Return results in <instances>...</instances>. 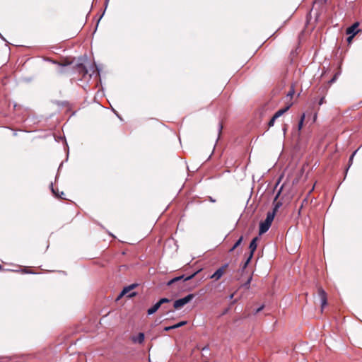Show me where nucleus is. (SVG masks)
Instances as JSON below:
<instances>
[{"label": "nucleus", "mask_w": 362, "mask_h": 362, "mask_svg": "<svg viewBox=\"0 0 362 362\" xmlns=\"http://www.w3.org/2000/svg\"><path fill=\"white\" fill-rule=\"evenodd\" d=\"M281 206V203L280 202H277L274 204V209L272 211H268L267 214L266 219L264 221L260 222L259 223V235H262L265 233L270 228L272 221H274L276 212L278 211L279 208Z\"/></svg>", "instance_id": "1"}, {"label": "nucleus", "mask_w": 362, "mask_h": 362, "mask_svg": "<svg viewBox=\"0 0 362 362\" xmlns=\"http://www.w3.org/2000/svg\"><path fill=\"white\" fill-rule=\"evenodd\" d=\"M258 240H259L258 238L255 237L250 242V244L249 245V249L250 250V255L247 257V259L245 261V262L244 263V265L243 267V269H245L247 267V266L248 265V264L250 262L251 259L252 258L254 252H255V250L257 249V242L258 241Z\"/></svg>", "instance_id": "2"}, {"label": "nucleus", "mask_w": 362, "mask_h": 362, "mask_svg": "<svg viewBox=\"0 0 362 362\" xmlns=\"http://www.w3.org/2000/svg\"><path fill=\"white\" fill-rule=\"evenodd\" d=\"M194 298V294H189L187 296L176 300L173 303V307L175 309H180L182 308L185 305L190 302L193 298Z\"/></svg>", "instance_id": "3"}, {"label": "nucleus", "mask_w": 362, "mask_h": 362, "mask_svg": "<svg viewBox=\"0 0 362 362\" xmlns=\"http://www.w3.org/2000/svg\"><path fill=\"white\" fill-rule=\"evenodd\" d=\"M228 267V264H224L210 276V279H214L215 281L219 280L226 272Z\"/></svg>", "instance_id": "4"}, {"label": "nucleus", "mask_w": 362, "mask_h": 362, "mask_svg": "<svg viewBox=\"0 0 362 362\" xmlns=\"http://www.w3.org/2000/svg\"><path fill=\"white\" fill-rule=\"evenodd\" d=\"M317 292H318V296L321 301V308L322 310L324 307L327 304V293L322 287L318 288Z\"/></svg>", "instance_id": "5"}, {"label": "nucleus", "mask_w": 362, "mask_h": 362, "mask_svg": "<svg viewBox=\"0 0 362 362\" xmlns=\"http://www.w3.org/2000/svg\"><path fill=\"white\" fill-rule=\"evenodd\" d=\"M136 286V284H132L127 287H125L123 291H122V293H120L119 295V297L122 296H124V295H127L128 297L131 298L132 296H135V293L134 292H132V293H129L132 289H134L135 287Z\"/></svg>", "instance_id": "6"}, {"label": "nucleus", "mask_w": 362, "mask_h": 362, "mask_svg": "<svg viewBox=\"0 0 362 362\" xmlns=\"http://www.w3.org/2000/svg\"><path fill=\"white\" fill-rule=\"evenodd\" d=\"M197 272H194V274H192V275H189L188 276H185V275H182V276L175 277V278L171 279L170 281H168V285L170 286L181 279H183L184 281L189 280V279H192L197 274Z\"/></svg>", "instance_id": "7"}, {"label": "nucleus", "mask_w": 362, "mask_h": 362, "mask_svg": "<svg viewBox=\"0 0 362 362\" xmlns=\"http://www.w3.org/2000/svg\"><path fill=\"white\" fill-rule=\"evenodd\" d=\"M76 71L79 74L82 76V77H85L88 74L87 68L83 64H79L77 65Z\"/></svg>", "instance_id": "8"}, {"label": "nucleus", "mask_w": 362, "mask_h": 362, "mask_svg": "<svg viewBox=\"0 0 362 362\" xmlns=\"http://www.w3.org/2000/svg\"><path fill=\"white\" fill-rule=\"evenodd\" d=\"M358 25L359 23L358 22L354 23L351 26L349 27L346 29V33L347 35H353L354 33H356V34L358 32V30H357Z\"/></svg>", "instance_id": "9"}, {"label": "nucleus", "mask_w": 362, "mask_h": 362, "mask_svg": "<svg viewBox=\"0 0 362 362\" xmlns=\"http://www.w3.org/2000/svg\"><path fill=\"white\" fill-rule=\"evenodd\" d=\"M292 105V104H289L288 105H287L286 107L284 108H282V109H280L274 115V118H279V117H281L283 114H284L286 112H287L289 108L291 107V106Z\"/></svg>", "instance_id": "10"}, {"label": "nucleus", "mask_w": 362, "mask_h": 362, "mask_svg": "<svg viewBox=\"0 0 362 362\" xmlns=\"http://www.w3.org/2000/svg\"><path fill=\"white\" fill-rule=\"evenodd\" d=\"M160 306H161V305L158 301L153 307H151V308H149L148 310L147 313L148 315H152V314L155 313L160 308Z\"/></svg>", "instance_id": "11"}, {"label": "nucleus", "mask_w": 362, "mask_h": 362, "mask_svg": "<svg viewBox=\"0 0 362 362\" xmlns=\"http://www.w3.org/2000/svg\"><path fill=\"white\" fill-rule=\"evenodd\" d=\"M51 187H52V192L54 194L55 197L60 198L62 199H66V198L64 197L65 194L63 192H61L60 193H59L58 191H56L55 189H54L52 184H51Z\"/></svg>", "instance_id": "12"}, {"label": "nucleus", "mask_w": 362, "mask_h": 362, "mask_svg": "<svg viewBox=\"0 0 362 362\" xmlns=\"http://www.w3.org/2000/svg\"><path fill=\"white\" fill-rule=\"evenodd\" d=\"M132 340L134 341V342H137L139 344H141L143 343V341H144V334L142 333V332H140L137 337H133Z\"/></svg>", "instance_id": "13"}, {"label": "nucleus", "mask_w": 362, "mask_h": 362, "mask_svg": "<svg viewBox=\"0 0 362 362\" xmlns=\"http://www.w3.org/2000/svg\"><path fill=\"white\" fill-rule=\"evenodd\" d=\"M52 62L54 64H58L60 66H67V65L71 64V62L69 60H67V59H64V61H62L61 62H57L54 61V60H52Z\"/></svg>", "instance_id": "14"}, {"label": "nucleus", "mask_w": 362, "mask_h": 362, "mask_svg": "<svg viewBox=\"0 0 362 362\" xmlns=\"http://www.w3.org/2000/svg\"><path fill=\"white\" fill-rule=\"evenodd\" d=\"M243 237L241 236L237 241L236 243L234 244V245L232 247V248L230 250V252H232L233 251L236 247H238L240 244L241 243L243 242Z\"/></svg>", "instance_id": "15"}, {"label": "nucleus", "mask_w": 362, "mask_h": 362, "mask_svg": "<svg viewBox=\"0 0 362 362\" xmlns=\"http://www.w3.org/2000/svg\"><path fill=\"white\" fill-rule=\"evenodd\" d=\"M305 117V114H303V115H302V116H301V117H300V121H299V122H298V130H299V131H300V130L302 129V127H303V122H304Z\"/></svg>", "instance_id": "16"}, {"label": "nucleus", "mask_w": 362, "mask_h": 362, "mask_svg": "<svg viewBox=\"0 0 362 362\" xmlns=\"http://www.w3.org/2000/svg\"><path fill=\"white\" fill-rule=\"evenodd\" d=\"M171 301L170 299H168V298H160L158 302L160 303V304L162 305L164 303H170Z\"/></svg>", "instance_id": "17"}, {"label": "nucleus", "mask_w": 362, "mask_h": 362, "mask_svg": "<svg viewBox=\"0 0 362 362\" xmlns=\"http://www.w3.org/2000/svg\"><path fill=\"white\" fill-rule=\"evenodd\" d=\"M252 276H250L248 278V279L247 280V281L243 284V286H245L246 288H248L249 286H250V282L252 281Z\"/></svg>", "instance_id": "18"}, {"label": "nucleus", "mask_w": 362, "mask_h": 362, "mask_svg": "<svg viewBox=\"0 0 362 362\" xmlns=\"http://www.w3.org/2000/svg\"><path fill=\"white\" fill-rule=\"evenodd\" d=\"M276 119V118H274V116L273 115V117L271 118V119L269 120V122L268 123L269 127H272L274 126V122Z\"/></svg>", "instance_id": "19"}, {"label": "nucleus", "mask_w": 362, "mask_h": 362, "mask_svg": "<svg viewBox=\"0 0 362 362\" xmlns=\"http://www.w3.org/2000/svg\"><path fill=\"white\" fill-rule=\"evenodd\" d=\"M294 93H295L294 89L293 88H291V90H289V92L288 93L287 96L292 98L294 95Z\"/></svg>", "instance_id": "20"}, {"label": "nucleus", "mask_w": 362, "mask_h": 362, "mask_svg": "<svg viewBox=\"0 0 362 362\" xmlns=\"http://www.w3.org/2000/svg\"><path fill=\"white\" fill-rule=\"evenodd\" d=\"M356 35V33H354L353 35H351L348 38H347V41L349 42H351L352 39L354 38V37Z\"/></svg>", "instance_id": "21"}, {"label": "nucleus", "mask_w": 362, "mask_h": 362, "mask_svg": "<svg viewBox=\"0 0 362 362\" xmlns=\"http://www.w3.org/2000/svg\"><path fill=\"white\" fill-rule=\"evenodd\" d=\"M325 103V97H322V98H320V100H319L318 104H319L320 105H322V104H323V103Z\"/></svg>", "instance_id": "22"}, {"label": "nucleus", "mask_w": 362, "mask_h": 362, "mask_svg": "<svg viewBox=\"0 0 362 362\" xmlns=\"http://www.w3.org/2000/svg\"><path fill=\"white\" fill-rule=\"evenodd\" d=\"M186 324H187V321H181L179 323H177L179 327L184 326Z\"/></svg>", "instance_id": "23"}, {"label": "nucleus", "mask_w": 362, "mask_h": 362, "mask_svg": "<svg viewBox=\"0 0 362 362\" xmlns=\"http://www.w3.org/2000/svg\"><path fill=\"white\" fill-rule=\"evenodd\" d=\"M356 151L351 156L350 158H349V163H351L352 161H353V158H354V155L356 154Z\"/></svg>", "instance_id": "24"}, {"label": "nucleus", "mask_w": 362, "mask_h": 362, "mask_svg": "<svg viewBox=\"0 0 362 362\" xmlns=\"http://www.w3.org/2000/svg\"><path fill=\"white\" fill-rule=\"evenodd\" d=\"M263 308H264V305H262L261 307H259V308L257 309L255 313H259Z\"/></svg>", "instance_id": "25"}, {"label": "nucleus", "mask_w": 362, "mask_h": 362, "mask_svg": "<svg viewBox=\"0 0 362 362\" xmlns=\"http://www.w3.org/2000/svg\"><path fill=\"white\" fill-rule=\"evenodd\" d=\"M172 329L179 328L178 325L175 324L171 326Z\"/></svg>", "instance_id": "26"}, {"label": "nucleus", "mask_w": 362, "mask_h": 362, "mask_svg": "<svg viewBox=\"0 0 362 362\" xmlns=\"http://www.w3.org/2000/svg\"><path fill=\"white\" fill-rule=\"evenodd\" d=\"M170 329H172L171 326L165 327L164 328V330H165V331H169V330H170Z\"/></svg>", "instance_id": "27"}, {"label": "nucleus", "mask_w": 362, "mask_h": 362, "mask_svg": "<svg viewBox=\"0 0 362 362\" xmlns=\"http://www.w3.org/2000/svg\"><path fill=\"white\" fill-rule=\"evenodd\" d=\"M222 127H222V124H219V132H220V133H221V132Z\"/></svg>", "instance_id": "28"}, {"label": "nucleus", "mask_w": 362, "mask_h": 362, "mask_svg": "<svg viewBox=\"0 0 362 362\" xmlns=\"http://www.w3.org/2000/svg\"><path fill=\"white\" fill-rule=\"evenodd\" d=\"M234 296V293H232L230 296V299H232Z\"/></svg>", "instance_id": "29"}, {"label": "nucleus", "mask_w": 362, "mask_h": 362, "mask_svg": "<svg viewBox=\"0 0 362 362\" xmlns=\"http://www.w3.org/2000/svg\"><path fill=\"white\" fill-rule=\"evenodd\" d=\"M313 191V189H311L310 190V192H312Z\"/></svg>", "instance_id": "30"}, {"label": "nucleus", "mask_w": 362, "mask_h": 362, "mask_svg": "<svg viewBox=\"0 0 362 362\" xmlns=\"http://www.w3.org/2000/svg\"><path fill=\"white\" fill-rule=\"evenodd\" d=\"M313 191V189H311L310 190V192H312Z\"/></svg>", "instance_id": "31"}, {"label": "nucleus", "mask_w": 362, "mask_h": 362, "mask_svg": "<svg viewBox=\"0 0 362 362\" xmlns=\"http://www.w3.org/2000/svg\"><path fill=\"white\" fill-rule=\"evenodd\" d=\"M313 191V189H311L310 190V192H312Z\"/></svg>", "instance_id": "32"}]
</instances>
